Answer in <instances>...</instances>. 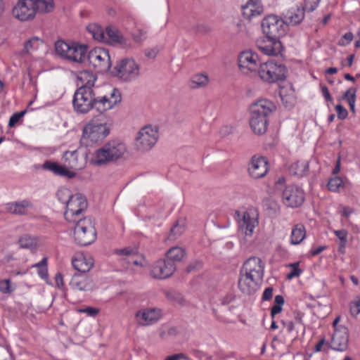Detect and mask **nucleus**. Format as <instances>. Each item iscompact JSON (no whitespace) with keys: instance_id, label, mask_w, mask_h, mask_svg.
Masks as SVG:
<instances>
[{"instance_id":"f257e3e1","label":"nucleus","mask_w":360,"mask_h":360,"mask_svg":"<svg viewBox=\"0 0 360 360\" xmlns=\"http://www.w3.org/2000/svg\"><path fill=\"white\" fill-rule=\"evenodd\" d=\"M95 89L79 86L74 94L72 104L78 113H87L94 108L100 113L113 108L121 101V94L117 89L104 96H96Z\"/></svg>"},{"instance_id":"f03ea898","label":"nucleus","mask_w":360,"mask_h":360,"mask_svg":"<svg viewBox=\"0 0 360 360\" xmlns=\"http://www.w3.org/2000/svg\"><path fill=\"white\" fill-rule=\"evenodd\" d=\"M264 273V263L257 257H251L243 264L240 271L238 288L246 295H252L259 288Z\"/></svg>"},{"instance_id":"7ed1b4c3","label":"nucleus","mask_w":360,"mask_h":360,"mask_svg":"<svg viewBox=\"0 0 360 360\" xmlns=\"http://www.w3.org/2000/svg\"><path fill=\"white\" fill-rule=\"evenodd\" d=\"M275 110L276 105L268 99H260L251 105L250 126L255 134L262 135L266 131L269 117Z\"/></svg>"},{"instance_id":"20e7f679","label":"nucleus","mask_w":360,"mask_h":360,"mask_svg":"<svg viewBox=\"0 0 360 360\" xmlns=\"http://www.w3.org/2000/svg\"><path fill=\"white\" fill-rule=\"evenodd\" d=\"M105 121L106 117L103 113L91 120L83 129L82 144L88 147L101 142L110 133V128Z\"/></svg>"},{"instance_id":"39448f33","label":"nucleus","mask_w":360,"mask_h":360,"mask_svg":"<svg viewBox=\"0 0 360 360\" xmlns=\"http://www.w3.org/2000/svg\"><path fill=\"white\" fill-rule=\"evenodd\" d=\"M63 160L64 165H60L57 162L46 161L42 168L52 172L54 174L72 178L75 176V172L70 169H80L83 167V164L80 162L79 158V150H67L63 153Z\"/></svg>"},{"instance_id":"423d86ee","label":"nucleus","mask_w":360,"mask_h":360,"mask_svg":"<svg viewBox=\"0 0 360 360\" xmlns=\"http://www.w3.org/2000/svg\"><path fill=\"white\" fill-rule=\"evenodd\" d=\"M126 145L119 140H111L96 150L92 155L91 162L103 165L122 158L127 153Z\"/></svg>"},{"instance_id":"0eeeda50","label":"nucleus","mask_w":360,"mask_h":360,"mask_svg":"<svg viewBox=\"0 0 360 360\" xmlns=\"http://www.w3.org/2000/svg\"><path fill=\"white\" fill-rule=\"evenodd\" d=\"M56 53L60 58L70 62L82 63L85 62L87 46L76 42H66L58 40L55 43Z\"/></svg>"},{"instance_id":"6e6552de","label":"nucleus","mask_w":360,"mask_h":360,"mask_svg":"<svg viewBox=\"0 0 360 360\" xmlns=\"http://www.w3.org/2000/svg\"><path fill=\"white\" fill-rule=\"evenodd\" d=\"M74 229L75 241L79 245H89L96 238L94 223L91 217L79 219L76 222Z\"/></svg>"},{"instance_id":"1a4fd4ad","label":"nucleus","mask_w":360,"mask_h":360,"mask_svg":"<svg viewBox=\"0 0 360 360\" xmlns=\"http://www.w3.org/2000/svg\"><path fill=\"white\" fill-rule=\"evenodd\" d=\"M258 217V212L254 208L237 210L234 213V218L237 221L239 231L245 238L252 236L255 229L259 224Z\"/></svg>"},{"instance_id":"9d476101","label":"nucleus","mask_w":360,"mask_h":360,"mask_svg":"<svg viewBox=\"0 0 360 360\" xmlns=\"http://www.w3.org/2000/svg\"><path fill=\"white\" fill-rule=\"evenodd\" d=\"M158 138L159 133L157 127L145 126L137 134L135 139V148L141 152L148 151L155 145Z\"/></svg>"},{"instance_id":"9b49d317","label":"nucleus","mask_w":360,"mask_h":360,"mask_svg":"<svg viewBox=\"0 0 360 360\" xmlns=\"http://www.w3.org/2000/svg\"><path fill=\"white\" fill-rule=\"evenodd\" d=\"M258 73L263 81L274 83L285 78L286 68L281 63L268 60L259 65Z\"/></svg>"},{"instance_id":"f8f14e48","label":"nucleus","mask_w":360,"mask_h":360,"mask_svg":"<svg viewBox=\"0 0 360 360\" xmlns=\"http://www.w3.org/2000/svg\"><path fill=\"white\" fill-rule=\"evenodd\" d=\"M87 207V202L84 195L76 193L71 196L66 203V210L64 213L65 219L75 223L79 219H82V212Z\"/></svg>"},{"instance_id":"ddd939ff","label":"nucleus","mask_w":360,"mask_h":360,"mask_svg":"<svg viewBox=\"0 0 360 360\" xmlns=\"http://www.w3.org/2000/svg\"><path fill=\"white\" fill-rule=\"evenodd\" d=\"M85 62L94 68L98 72H107L111 67L109 52L107 49L96 47L87 51Z\"/></svg>"},{"instance_id":"4468645a","label":"nucleus","mask_w":360,"mask_h":360,"mask_svg":"<svg viewBox=\"0 0 360 360\" xmlns=\"http://www.w3.org/2000/svg\"><path fill=\"white\" fill-rule=\"evenodd\" d=\"M288 25L277 15H271L264 18L262 22L264 34L268 37L280 38L285 36Z\"/></svg>"},{"instance_id":"2eb2a0df","label":"nucleus","mask_w":360,"mask_h":360,"mask_svg":"<svg viewBox=\"0 0 360 360\" xmlns=\"http://www.w3.org/2000/svg\"><path fill=\"white\" fill-rule=\"evenodd\" d=\"M34 6V0H19L13 8V15L20 21L32 20L37 13Z\"/></svg>"},{"instance_id":"dca6fc26","label":"nucleus","mask_w":360,"mask_h":360,"mask_svg":"<svg viewBox=\"0 0 360 360\" xmlns=\"http://www.w3.org/2000/svg\"><path fill=\"white\" fill-rule=\"evenodd\" d=\"M283 202L290 207L300 206L304 200L303 191L294 185L286 186L281 193Z\"/></svg>"},{"instance_id":"f3484780","label":"nucleus","mask_w":360,"mask_h":360,"mask_svg":"<svg viewBox=\"0 0 360 360\" xmlns=\"http://www.w3.org/2000/svg\"><path fill=\"white\" fill-rule=\"evenodd\" d=\"M276 37H266L258 39L256 45L263 53L267 56H278L283 51V47Z\"/></svg>"},{"instance_id":"a211bd4d","label":"nucleus","mask_w":360,"mask_h":360,"mask_svg":"<svg viewBox=\"0 0 360 360\" xmlns=\"http://www.w3.org/2000/svg\"><path fill=\"white\" fill-rule=\"evenodd\" d=\"M238 64L240 70L245 72L259 70L260 63L257 53L252 50H246L240 53L238 56Z\"/></svg>"},{"instance_id":"6ab92c4d","label":"nucleus","mask_w":360,"mask_h":360,"mask_svg":"<svg viewBox=\"0 0 360 360\" xmlns=\"http://www.w3.org/2000/svg\"><path fill=\"white\" fill-rule=\"evenodd\" d=\"M176 270V265L174 262L167 259H161L155 262L150 270V275L158 279H165L171 276Z\"/></svg>"},{"instance_id":"aec40b11","label":"nucleus","mask_w":360,"mask_h":360,"mask_svg":"<svg viewBox=\"0 0 360 360\" xmlns=\"http://www.w3.org/2000/svg\"><path fill=\"white\" fill-rule=\"evenodd\" d=\"M119 76L124 80H131L139 75V67L133 59L125 58L116 67Z\"/></svg>"},{"instance_id":"412c9836","label":"nucleus","mask_w":360,"mask_h":360,"mask_svg":"<svg viewBox=\"0 0 360 360\" xmlns=\"http://www.w3.org/2000/svg\"><path fill=\"white\" fill-rule=\"evenodd\" d=\"M248 172L250 176L254 179L264 177L268 172V162L266 158L254 155L248 164Z\"/></svg>"},{"instance_id":"4be33fe9","label":"nucleus","mask_w":360,"mask_h":360,"mask_svg":"<svg viewBox=\"0 0 360 360\" xmlns=\"http://www.w3.org/2000/svg\"><path fill=\"white\" fill-rule=\"evenodd\" d=\"M349 336L347 328L344 326H338L333 333L330 342V347L336 351H345L348 345Z\"/></svg>"},{"instance_id":"5701e85b","label":"nucleus","mask_w":360,"mask_h":360,"mask_svg":"<svg viewBox=\"0 0 360 360\" xmlns=\"http://www.w3.org/2000/svg\"><path fill=\"white\" fill-rule=\"evenodd\" d=\"M161 317V311L155 308L143 309L136 311L135 318L137 323L146 326L155 323Z\"/></svg>"},{"instance_id":"b1692460","label":"nucleus","mask_w":360,"mask_h":360,"mask_svg":"<svg viewBox=\"0 0 360 360\" xmlns=\"http://www.w3.org/2000/svg\"><path fill=\"white\" fill-rule=\"evenodd\" d=\"M105 39L104 43L106 44L120 45L124 48L131 46L129 39L125 37L121 32L115 27L109 26L106 27Z\"/></svg>"},{"instance_id":"393cba45","label":"nucleus","mask_w":360,"mask_h":360,"mask_svg":"<svg viewBox=\"0 0 360 360\" xmlns=\"http://www.w3.org/2000/svg\"><path fill=\"white\" fill-rule=\"evenodd\" d=\"M70 286L74 290L89 291L93 290L94 283L86 274L76 273L70 281Z\"/></svg>"},{"instance_id":"a878e982","label":"nucleus","mask_w":360,"mask_h":360,"mask_svg":"<svg viewBox=\"0 0 360 360\" xmlns=\"http://www.w3.org/2000/svg\"><path fill=\"white\" fill-rule=\"evenodd\" d=\"M117 255L123 257L129 264H134L135 266H143L145 265L146 261L142 255H139L136 248L127 247L123 249H118L115 250Z\"/></svg>"},{"instance_id":"bb28decb","label":"nucleus","mask_w":360,"mask_h":360,"mask_svg":"<svg viewBox=\"0 0 360 360\" xmlns=\"http://www.w3.org/2000/svg\"><path fill=\"white\" fill-rule=\"evenodd\" d=\"M5 208L11 214L25 215L30 213L34 209V205L30 200H22L6 203Z\"/></svg>"},{"instance_id":"cd10ccee","label":"nucleus","mask_w":360,"mask_h":360,"mask_svg":"<svg viewBox=\"0 0 360 360\" xmlns=\"http://www.w3.org/2000/svg\"><path fill=\"white\" fill-rule=\"evenodd\" d=\"M72 264L78 274H86L93 267L94 259L91 256L81 255L72 259Z\"/></svg>"},{"instance_id":"c85d7f7f","label":"nucleus","mask_w":360,"mask_h":360,"mask_svg":"<svg viewBox=\"0 0 360 360\" xmlns=\"http://www.w3.org/2000/svg\"><path fill=\"white\" fill-rule=\"evenodd\" d=\"M263 10L259 0H249L245 5L242 6L243 15L249 19L259 15L262 13Z\"/></svg>"},{"instance_id":"c756f323","label":"nucleus","mask_w":360,"mask_h":360,"mask_svg":"<svg viewBox=\"0 0 360 360\" xmlns=\"http://www.w3.org/2000/svg\"><path fill=\"white\" fill-rule=\"evenodd\" d=\"M77 86L88 87L89 89H95L94 83L96 77L88 70L80 71L77 73Z\"/></svg>"},{"instance_id":"7c9ffc66","label":"nucleus","mask_w":360,"mask_h":360,"mask_svg":"<svg viewBox=\"0 0 360 360\" xmlns=\"http://www.w3.org/2000/svg\"><path fill=\"white\" fill-rule=\"evenodd\" d=\"M306 237V229L303 224H296L292 229L290 235V244H300Z\"/></svg>"},{"instance_id":"2f4dec72","label":"nucleus","mask_w":360,"mask_h":360,"mask_svg":"<svg viewBox=\"0 0 360 360\" xmlns=\"http://www.w3.org/2000/svg\"><path fill=\"white\" fill-rule=\"evenodd\" d=\"M304 17V9L303 8H290L286 15L287 19L289 20V23L292 25H296L300 23Z\"/></svg>"},{"instance_id":"473e14b6","label":"nucleus","mask_w":360,"mask_h":360,"mask_svg":"<svg viewBox=\"0 0 360 360\" xmlns=\"http://www.w3.org/2000/svg\"><path fill=\"white\" fill-rule=\"evenodd\" d=\"M309 169V163L306 160H300L294 162L290 167V172L295 176H302Z\"/></svg>"},{"instance_id":"72a5a7b5","label":"nucleus","mask_w":360,"mask_h":360,"mask_svg":"<svg viewBox=\"0 0 360 360\" xmlns=\"http://www.w3.org/2000/svg\"><path fill=\"white\" fill-rule=\"evenodd\" d=\"M86 30L94 39L103 42L105 39V31L97 24H90L86 27Z\"/></svg>"},{"instance_id":"f704fd0d","label":"nucleus","mask_w":360,"mask_h":360,"mask_svg":"<svg viewBox=\"0 0 360 360\" xmlns=\"http://www.w3.org/2000/svg\"><path fill=\"white\" fill-rule=\"evenodd\" d=\"M185 256V250L181 247L175 246L171 248L166 254V259L175 264L176 262H180Z\"/></svg>"},{"instance_id":"c9c22d12","label":"nucleus","mask_w":360,"mask_h":360,"mask_svg":"<svg viewBox=\"0 0 360 360\" xmlns=\"http://www.w3.org/2000/svg\"><path fill=\"white\" fill-rule=\"evenodd\" d=\"M333 233L339 240L338 252L343 254L348 241V231L346 229L334 230Z\"/></svg>"},{"instance_id":"e433bc0d","label":"nucleus","mask_w":360,"mask_h":360,"mask_svg":"<svg viewBox=\"0 0 360 360\" xmlns=\"http://www.w3.org/2000/svg\"><path fill=\"white\" fill-rule=\"evenodd\" d=\"M36 12L49 13L54 8L53 0H34Z\"/></svg>"},{"instance_id":"4c0bfd02","label":"nucleus","mask_w":360,"mask_h":360,"mask_svg":"<svg viewBox=\"0 0 360 360\" xmlns=\"http://www.w3.org/2000/svg\"><path fill=\"white\" fill-rule=\"evenodd\" d=\"M209 77L206 74L200 73L193 76L191 81L192 88H201L207 85Z\"/></svg>"},{"instance_id":"58836bf2","label":"nucleus","mask_w":360,"mask_h":360,"mask_svg":"<svg viewBox=\"0 0 360 360\" xmlns=\"http://www.w3.org/2000/svg\"><path fill=\"white\" fill-rule=\"evenodd\" d=\"M48 259L44 257L40 262L32 265V268L37 269V274L41 279H46L48 278Z\"/></svg>"},{"instance_id":"ea45409f","label":"nucleus","mask_w":360,"mask_h":360,"mask_svg":"<svg viewBox=\"0 0 360 360\" xmlns=\"http://www.w3.org/2000/svg\"><path fill=\"white\" fill-rule=\"evenodd\" d=\"M185 231L184 221L183 220H179L172 227L169 235L170 240H175L179 237Z\"/></svg>"},{"instance_id":"a19ab883","label":"nucleus","mask_w":360,"mask_h":360,"mask_svg":"<svg viewBox=\"0 0 360 360\" xmlns=\"http://www.w3.org/2000/svg\"><path fill=\"white\" fill-rule=\"evenodd\" d=\"M356 93V89L354 87H351L347 90L343 95V98L347 100L350 110L353 112L355 111Z\"/></svg>"},{"instance_id":"79ce46f5","label":"nucleus","mask_w":360,"mask_h":360,"mask_svg":"<svg viewBox=\"0 0 360 360\" xmlns=\"http://www.w3.org/2000/svg\"><path fill=\"white\" fill-rule=\"evenodd\" d=\"M41 44L42 41L39 38L37 37H32L25 43L23 52L29 53L32 51L38 49Z\"/></svg>"},{"instance_id":"37998d69","label":"nucleus","mask_w":360,"mask_h":360,"mask_svg":"<svg viewBox=\"0 0 360 360\" xmlns=\"http://www.w3.org/2000/svg\"><path fill=\"white\" fill-rule=\"evenodd\" d=\"M343 186V181L340 177L335 176L330 179L328 183V188L330 191L338 192Z\"/></svg>"},{"instance_id":"c03bdc74","label":"nucleus","mask_w":360,"mask_h":360,"mask_svg":"<svg viewBox=\"0 0 360 360\" xmlns=\"http://www.w3.org/2000/svg\"><path fill=\"white\" fill-rule=\"evenodd\" d=\"M18 243L22 248H32L35 245L34 239L29 235H24L20 237Z\"/></svg>"},{"instance_id":"a18cd8bd","label":"nucleus","mask_w":360,"mask_h":360,"mask_svg":"<svg viewBox=\"0 0 360 360\" xmlns=\"http://www.w3.org/2000/svg\"><path fill=\"white\" fill-rule=\"evenodd\" d=\"M57 197L58 200L63 203H67V201L73 195L71 194L70 191L67 188H60L57 192Z\"/></svg>"},{"instance_id":"49530a36","label":"nucleus","mask_w":360,"mask_h":360,"mask_svg":"<svg viewBox=\"0 0 360 360\" xmlns=\"http://www.w3.org/2000/svg\"><path fill=\"white\" fill-rule=\"evenodd\" d=\"M15 290L12 287L10 279L0 281V292L4 294H10Z\"/></svg>"},{"instance_id":"de8ad7c7","label":"nucleus","mask_w":360,"mask_h":360,"mask_svg":"<svg viewBox=\"0 0 360 360\" xmlns=\"http://www.w3.org/2000/svg\"><path fill=\"white\" fill-rule=\"evenodd\" d=\"M289 266L291 268L290 272L287 275V278L290 280L293 278L298 277L302 274V270L299 268V262L290 264Z\"/></svg>"},{"instance_id":"09e8293b","label":"nucleus","mask_w":360,"mask_h":360,"mask_svg":"<svg viewBox=\"0 0 360 360\" xmlns=\"http://www.w3.org/2000/svg\"><path fill=\"white\" fill-rule=\"evenodd\" d=\"M350 312L353 316L360 315V297H356L350 304Z\"/></svg>"},{"instance_id":"8fccbe9b","label":"nucleus","mask_w":360,"mask_h":360,"mask_svg":"<svg viewBox=\"0 0 360 360\" xmlns=\"http://www.w3.org/2000/svg\"><path fill=\"white\" fill-rule=\"evenodd\" d=\"M132 37L135 42L141 43L146 39V32L143 30H137L133 33Z\"/></svg>"},{"instance_id":"3c124183","label":"nucleus","mask_w":360,"mask_h":360,"mask_svg":"<svg viewBox=\"0 0 360 360\" xmlns=\"http://www.w3.org/2000/svg\"><path fill=\"white\" fill-rule=\"evenodd\" d=\"M25 112L26 111H21L12 115L8 122V126L10 127H13L18 122L20 119L25 115Z\"/></svg>"},{"instance_id":"603ef678","label":"nucleus","mask_w":360,"mask_h":360,"mask_svg":"<svg viewBox=\"0 0 360 360\" xmlns=\"http://www.w3.org/2000/svg\"><path fill=\"white\" fill-rule=\"evenodd\" d=\"M321 0H304V10L311 12L314 11Z\"/></svg>"},{"instance_id":"864d4df0","label":"nucleus","mask_w":360,"mask_h":360,"mask_svg":"<svg viewBox=\"0 0 360 360\" xmlns=\"http://www.w3.org/2000/svg\"><path fill=\"white\" fill-rule=\"evenodd\" d=\"M80 313L86 314L89 316L95 317L99 312L98 309L94 307H86L78 310Z\"/></svg>"},{"instance_id":"5fc2aeb1","label":"nucleus","mask_w":360,"mask_h":360,"mask_svg":"<svg viewBox=\"0 0 360 360\" xmlns=\"http://www.w3.org/2000/svg\"><path fill=\"white\" fill-rule=\"evenodd\" d=\"M335 110L339 119L344 120L347 117V110L342 105H337Z\"/></svg>"},{"instance_id":"6e6d98bb","label":"nucleus","mask_w":360,"mask_h":360,"mask_svg":"<svg viewBox=\"0 0 360 360\" xmlns=\"http://www.w3.org/2000/svg\"><path fill=\"white\" fill-rule=\"evenodd\" d=\"M353 39V34L350 32L345 33L339 41V45L346 46L349 44Z\"/></svg>"},{"instance_id":"4d7b16f0","label":"nucleus","mask_w":360,"mask_h":360,"mask_svg":"<svg viewBox=\"0 0 360 360\" xmlns=\"http://www.w3.org/2000/svg\"><path fill=\"white\" fill-rule=\"evenodd\" d=\"M285 179L283 176L278 178L275 183L276 192H281V193H282V191L284 190L283 188L285 187Z\"/></svg>"},{"instance_id":"13d9d810","label":"nucleus","mask_w":360,"mask_h":360,"mask_svg":"<svg viewBox=\"0 0 360 360\" xmlns=\"http://www.w3.org/2000/svg\"><path fill=\"white\" fill-rule=\"evenodd\" d=\"M158 53L157 48L148 49L145 50V55L149 58H155Z\"/></svg>"},{"instance_id":"bf43d9fd","label":"nucleus","mask_w":360,"mask_h":360,"mask_svg":"<svg viewBox=\"0 0 360 360\" xmlns=\"http://www.w3.org/2000/svg\"><path fill=\"white\" fill-rule=\"evenodd\" d=\"M321 93L323 94V98L326 101H333V98L331 97L328 88L326 86H321Z\"/></svg>"},{"instance_id":"052dcab7","label":"nucleus","mask_w":360,"mask_h":360,"mask_svg":"<svg viewBox=\"0 0 360 360\" xmlns=\"http://www.w3.org/2000/svg\"><path fill=\"white\" fill-rule=\"evenodd\" d=\"M273 295V288H267L264 290L263 295H262V299L263 300H269Z\"/></svg>"},{"instance_id":"680f3d73","label":"nucleus","mask_w":360,"mask_h":360,"mask_svg":"<svg viewBox=\"0 0 360 360\" xmlns=\"http://www.w3.org/2000/svg\"><path fill=\"white\" fill-rule=\"evenodd\" d=\"M55 281L58 288H62L64 286L63 275L60 273L56 274Z\"/></svg>"},{"instance_id":"e2e57ef3","label":"nucleus","mask_w":360,"mask_h":360,"mask_svg":"<svg viewBox=\"0 0 360 360\" xmlns=\"http://www.w3.org/2000/svg\"><path fill=\"white\" fill-rule=\"evenodd\" d=\"M326 246L313 247L311 250V254L312 256H316V255L320 254L324 250H326Z\"/></svg>"},{"instance_id":"0e129e2a","label":"nucleus","mask_w":360,"mask_h":360,"mask_svg":"<svg viewBox=\"0 0 360 360\" xmlns=\"http://www.w3.org/2000/svg\"><path fill=\"white\" fill-rule=\"evenodd\" d=\"M283 324L286 327L288 333H291L294 330L296 325L293 321H288L287 323L283 321Z\"/></svg>"},{"instance_id":"69168bd1","label":"nucleus","mask_w":360,"mask_h":360,"mask_svg":"<svg viewBox=\"0 0 360 360\" xmlns=\"http://www.w3.org/2000/svg\"><path fill=\"white\" fill-rule=\"evenodd\" d=\"M282 310V307L274 304L273 307L271 309V315L272 318L274 317V316L278 313H280Z\"/></svg>"},{"instance_id":"338daca9","label":"nucleus","mask_w":360,"mask_h":360,"mask_svg":"<svg viewBox=\"0 0 360 360\" xmlns=\"http://www.w3.org/2000/svg\"><path fill=\"white\" fill-rule=\"evenodd\" d=\"M184 357V354L182 353L175 354L167 356L165 360H179Z\"/></svg>"},{"instance_id":"774afa93","label":"nucleus","mask_w":360,"mask_h":360,"mask_svg":"<svg viewBox=\"0 0 360 360\" xmlns=\"http://www.w3.org/2000/svg\"><path fill=\"white\" fill-rule=\"evenodd\" d=\"M209 28L203 24H199L195 27V31L198 32H208Z\"/></svg>"}]
</instances>
